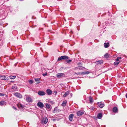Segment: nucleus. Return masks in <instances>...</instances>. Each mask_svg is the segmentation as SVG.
I'll list each match as a JSON object with an SVG mask.
<instances>
[{"instance_id": "1", "label": "nucleus", "mask_w": 127, "mask_h": 127, "mask_svg": "<svg viewBox=\"0 0 127 127\" xmlns=\"http://www.w3.org/2000/svg\"><path fill=\"white\" fill-rule=\"evenodd\" d=\"M69 59V57L67 56H62L60 57H59L58 59V61H59L62 60H67Z\"/></svg>"}, {"instance_id": "2", "label": "nucleus", "mask_w": 127, "mask_h": 127, "mask_svg": "<svg viewBox=\"0 0 127 127\" xmlns=\"http://www.w3.org/2000/svg\"><path fill=\"white\" fill-rule=\"evenodd\" d=\"M65 74L63 73H60L57 74V77L59 78H61L62 77L65 76Z\"/></svg>"}, {"instance_id": "3", "label": "nucleus", "mask_w": 127, "mask_h": 127, "mask_svg": "<svg viewBox=\"0 0 127 127\" xmlns=\"http://www.w3.org/2000/svg\"><path fill=\"white\" fill-rule=\"evenodd\" d=\"M48 120L47 118L45 117L43 118L41 120V122L42 124H46L48 121Z\"/></svg>"}, {"instance_id": "4", "label": "nucleus", "mask_w": 127, "mask_h": 127, "mask_svg": "<svg viewBox=\"0 0 127 127\" xmlns=\"http://www.w3.org/2000/svg\"><path fill=\"white\" fill-rule=\"evenodd\" d=\"M45 106L47 110L50 111L52 109L51 106L49 104L46 103Z\"/></svg>"}, {"instance_id": "5", "label": "nucleus", "mask_w": 127, "mask_h": 127, "mask_svg": "<svg viewBox=\"0 0 127 127\" xmlns=\"http://www.w3.org/2000/svg\"><path fill=\"white\" fill-rule=\"evenodd\" d=\"M14 95L18 98H21L22 97V95L19 93L16 92L13 94Z\"/></svg>"}, {"instance_id": "6", "label": "nucleus", "mask_w": 127, "mask_h": 127, "mask_svg": "<svg viewBox=\"0 0 127 127\" xmlns=\"http://www.w3.org/2000/svg\"><path fill=\"white\" fill-rule=\"evenodd\" d=\"M38 94L40 96H43L45 95L46 93L43 91H39L38 92Z\"/></svg>"}, {"instance_id": "7", "label": "nucleus", "mask_w": 127, "mask_h": 127, "mask_svg": "<svg viewBox=\"0 0 127 127\" xmlns=\"http://www.w3.org/2000/svg\"><path fill=\"white\" fill-rule=\"evenodd\" d=\"M37 106L40 108H42L44 107V105L43 103L40 102H39L37 103Z\"/></svg>"}, {"instance_id": "8", "label": "nucleus", "mask_w": 127, "mask_h": 127, "mask_svg": "<svg viewBox=\"0 0 127 127\" xmlns=\"http://www.w3.org/2000/svg\"><path fill=\"white\" fill-rule=\"evenodd\" d=\"M97 105L100 108H102L104 106V104L102 103L101 102H98L97 103Z\"/></svg>"}, {"instance_id": "9", "label": "nucleus", "mask_w": 127, "mask_h": 127, "mask_svg": "<svg viewBox=\"0 0 127 127\" xmlns=\"http://www.w3.org/2000/svg\"><path fill=\"white\" fill-rule=\"evenodd\" d=\"M26 97V100L28 102H30L31 101V98L28 95H25Z\"/></svg>"}, {"instance_id": "10", "label": "nucleus", "mask_w": 127, "mask_h": 127, "mask_svg": "<svg viewBox=\"0 0 127 127\" xmlns=\"http://www.w3.org/2000/svg\"><path fill=\"white\" fill-rule=\"evenodd\" d=\"M46 92L49 95H51L52 93V91L49 89H47L46 90Z\"/></svg>"}, {"instance_id": "11", "label": "nucleus", "mask_w": 127, "mask_h": 127, "mask_svg": "<svg viewBox=\"0 0 127 127\" xmlns=\"http://www.w3.org/2000/svg\"><path fill=\"white\" fill-rule=\"evenodd\" d=\"M0 79L5 80H8V77L4 76H0Z\"/></svg>"}, {"instance_id": "12", "label": "nucleus", "mask_w": 127, "mask_h": 127, "mask_svg": "<svg viewBox=\"0 0 127 127\" xmlns=\"http://www.w3.org/2000/svg\"><path fill=\"white\" fill-rule=\"evenodd\" d=\"M73 116L74 114H71L69 115V119L70 121H72Z\"/></svg>"}, {"instance_id": "13", "label": "nucleus", "mask_w": 127, "mask_h": 127, "mask_svg": "<svg viewBox=\"0 0 127 127\" xmlns=\"http://www.w3.org/2000/svg\"><path fill=\"white\" fill-rule=\"evenodd\" d=\"M89 103L91 104L92 103L94 102V100L93 99L91 96L89 97Z\"/></svg>"}, {"instance_id": "14", "label": "nucleus", "mask_w": 127, "mask_h": 127, "mask_svg": "<svg viewBox=\"0 0 127 127\" xmlns=\"http://www.w3.org/2000/svg\"><path fill=\"white\" fill-rule=\"evenodd\" d=\"M84 113V112L82 111H79L77 112V114L78 116H80L82 115Z\"/></svg>"}, {"instance_id": "15", "label": "nucleus", "mask_w": 127, "mask_h": 127, "mask_svg": "<svg viewBox=\"0 0 127 127\" xmlns=\"http://www.w3.org/2000/svg\"><path fill=\"white\" fill-rule=\"evenodd\" d=\"M102 114L101 113H98L97 116V117L99 119H101L102 117Z\"/></svg>"}, {"instance_id": "16", "label": "nucleus", "mask_w": 127, "mask_h": 127, "mask_svg": "<svg viewBox=\"0 0 127 127\" xmlns=\"http://www.w3.org/2000/svg\"><path fill=\"white\" fill-rule=\"evenodd\" d=\"M69 91H67L63 95V97H65L66 96H67L68 95H69Z\"/></svg>"}, {"instance_id": "17", "label": "nucleus", "mask_w": 127, "mask_h": 127, "mask_svg": "<svg viewBox=\"0 0 127 127\" xmlns=\"http://www.w3.org/2000/svg\"><path fill=\"white\" fill-rule=\"evenodd\" d=\"M6 102L4 101H1L0 102V105L2 106L4 105H6Z\"/></svg>"}, {"instance_id": "18", "label": "nucleus", "mask_w": 127, "mask_h": 127, "mask_svg": "<svg viewBox=\"0 0 127 127\" xmlns=\"http://www.w3.org/2000/svg\"><path fill=\"white\" fill-rule=\"evenodd\" d=\"M113 111L114 112H116L118 111V109L117 107H114L113 109Z\"/></svg>"}, {"instance_id": "19", "label": "nucleus", "mask_w": 127, "mask_h": 127, "mask_svg": "<svg viewBox=\"0 0 127 127\" xmlns=\"http://www.w3.org/2000/svg\"><path fill=\"white\" fill-rule=\"evenodd\" d=\"M12 89L14 91H17V88L16 86H14L12 87Z\"/></svg>"}, {"instance_id": "20", "label": "nucleus", "mask_w": 127, "mask_h": 127, "mask_svg": "<svg viewBox=\"0 0 127 127\" xmlns=\"http://www.w3.org/2000/svg\"><path fill=\"white\" fill-rule=\"evenodd\" d=\"M109 44L108 43H104V47L105 48H107L109 47Z\"/></svg>"}, {"instance_id": "21", "label": "nucleus", "mask_w": 127, "mask_h": 127, "mask_svg": "<svg viewBox=\"0 0 127 127\" xmlns=\"http://www.w3.org/2000/svg\"><path fill=\"white\" fill-rule=\"evenodd\" d=\"M17 105L18 107L19 108H23L24 107V106L20 104H17Z\"/></svg>"}, {"instance_id": "22", "label": "nucleus", "mask_w": 127, "mask_h": 127, "mask_svg": "<svg viewBox=\"0 0 127 127\" xmlns=\"http://www.w3.org/2000/svg\"><path fill=\"white\" fill-rule=\"evenodd\" d=\"M40 80L39 78H37L35 79V81L36 82H37V84L41 82H39Z\"/></svg>"}, {"instance_id": "23", "label": "nucleus", "mask_w": 127, "mask_h": 127, "mask_svg": "<svg viewBox=\"0 0 127 127\" xmlns=\"http://www.w3.org/2000/svg\"><path fill=\"white\" fill-rule=\"evenodd\" d=\"M67 101L65 100L63 101L62 103V106H65L66 104Z\"/></svg>"}, {"instance_id": "24", "label": "nucleus", "mask_w": 127, "mask_h": 127, "mask_svg": "<svg viewBox=\"0 0 127 127\" xmlns=\"http://www.w3.org/2000/svg\"><path fill=\"white\" fill-rule=\"evenodd\" d=\"M110 55L107 53H106L104 55V57L105 58H108L109 57Z\"/></svg>"}, {"instance_id": "25", "label": "nucleus", "mask_w": 127, "mask_h": 127, "mask_svg": "<svg viewBox=\"0 0 127 127\" xmlns=\"http://www.w3.org/2000/svg\"><path fill=\"white\" fill-rule=\"evenodd\" d=\"M97 62L99 64H101L103 63V61L102 60H99L97 61Z\"/></svg>"}, {"instance_id": "26", "label": "nucleus", "mask_w": 127, "mask_h": 127, "mask_svg": "<svg viewBox=\"0 0 127 127\" xmlns=\"http://www.w3.org/2000/svg\"><path fill=\"white\" fill-rule=\"evenodd\" d=\"M16 77L15 76H9V77L11 79H14Z\"/></svg>"}, {"instance_id": "27", "label": "nucleus", "mask_w": 127, "mask_h": 127, "mask_svg": "<svg viewBox=\"0 0 127 127\" xmlns=\"http://www.w3.org/2000/svg\"><path fill=\"white\" fill-rule=\"evenodd\" d=\"M89 73V71H87L85 72H82V74H88Z\"/></svg>"}, {"instance_id": "28", "label": "nucleus", "mask_w": 127, "mask_h": 127, "mask_svg": "<svg viewBox=\"0 0 127 127\" xmlns=\"http://www.w3.org/2000/svg\"><path fill=\"white\" fill-rule=\"evenodd\" d=\"M119 63L120 62H115L114 63V64L115 65H117L119 64Z\"/></svg>"}, {"instance_id": "29", "label": "nucleus", "mask_w": 127, "mask_h": 127, "mask_svg": "<svg viewBox=\"0 0 127 127\" xmlns=\"http://www.w3.org/2000/svg\"><path fill=\"white\" fill-rule=\"evenodd\" d=\"M47 73L46 72L45 73H44L42 75H43V76H46L47 75Z\"/></svg>"}, {"instance_id": "30", "label": "nucleus", "mask_w": 127, "mask_h": 127, "mask_svg": "<svg viewBox=\"0 0 127 127\" xmlns=\"http://www.w3.org/2000/svg\"><path fill=\"white\" fill-rule=\"evenodd\" d=\"M71 60H67L66 61V62L67 63H70V62L71 61Z\"/></svg>"}, {"instance_id": "31", "label": "nucleus", "mask_w": 127, "mask_h": 127, "mask_svg": "<svg viewBox=\"0 0 127 127\" xmlns=\"http://www.w3.org/2000/svg\"><path fill=\"white\" fill-rule=\"evenodd\" d=\"M5 94L3 93H0V96H4Z\"/></svg>"}, {"instance_id": "32", "label": "nucleus", "mask_w": 127, "mask_h": 127, "mask_svg": "<svg viewBox=\"0 0 127 127\" xmlns=\"http://www.w3.org/2000/svg\"><path fill=\"white\" fill-rule=\"evenodd\" d=\"M77 68L78 69H82V67H77Z\"/></svg>"}, {"instance_id": "33", "label": "nucleus", "mask_w": 127, "mask_h": 127, "mask_svg": "<svg viewBox=\"0 0 127 127\" xmlns=\"http://www.w3.org/2000/svg\"><path fill=\"white\" fill-rule=\"evenodd\" d=\"M119 59L117 57V58L116 59V60L117 61H119Z\"/></svg>"}, {"instance_id": "34", "label": "nucleus", "mask_w": 127, "mask_h": 127, "mask_svg": "<svg viewBox=\"0 0 127 127\" xmlns=\"http://www.w3.org/2000/svg\"><path fill=\"white\" fill-rule=\"evenodd\" d=\"M29 83H30L31 84H32V80H31L29 81Z\"/></svg>"}, {"instance_id": "35", "label": "nucleus", "mask_w": 127, "mask_h": 127, "mask_svg": "<svg viewBox=\"0 0 127 127\" xmlns=\"http://www.w3.org/2000/svg\"><path fill=\"white\" fill-rule=\"evenodd\" d=\"M96 109L95 108H94L93 107V108H92V110H94V109Z\"/></svg>"}, {"instance_id": "36", "label": "nucleus", "mask_w": 127, "mask_h": 127, "mask_svg": "<svg viewBox=\"0 0 127 127\" xmlns=\"http://www.w3.org/2000/svg\"><path fill=\"white\" fill-rule=\"evenodd\" d=\"M118 58L119 59H121V57H118Z\"/></svg>"}, {"instance_id": "37", "label": "nucleus", "mask_w": 127, "mask_h": 127, "mask_svg": "<svg viewBox=\"0 0 127 127\" xmlns=\"http://www.w3.org/2000/svg\"><path fill=\"white\" fill-rule=\"evenodd\" d=\"M126 98H127V93L126 94Z\"/></svg>"}, {"instance_id": "38", "label": "nucleus", "mask_w": 127, "mask_h": 127, "mask_svg": "<svg viewBox=\"0 0 127 127\" xmlns=\"http://www.w3.org/2000/svg\"><path fill=\"white\" fill-rule=\"evenodd\" d=\"M33 17H32V19H33Z\"/></svg>"}, {"instance_id": "39", "label": "nucleus", "mask_w": 127, "mask_h": 127, "mask_svg": "<svg viewBox=\"0 0 127 127\" xmlns=\"http://www.w3.org/2000/svg\"><path fill=\"white\" fill-rule=\"evenodd\" d=\"M57 93V92H55V93Z\"/></svg>"}, {"instance_id": "40", "label": "nucleus", "mask_w": 127, "mask_h": 127, "mask_svg": "<svg viewBox=\"0 0 127 127\" xmlns=\"http://www.w3.org/2000/svg\"><path fill=\"white\" fill-rule=\"evenodd\" d=\"M57 93V92H55V93Z\"/></svg>"}, {"instance_id": "41", "label": "nucleus", "mask_w": 127, "mask_h": 127, "mask_svg": "<svg viewBox=\"0 0 127 127\" xmlns=\"http://www.w3.org/2000/svg\"><path fill=\"white\" fill-rule=\"evenodd\" d=\"M15 109H16V108H15Z\"/></svg>"}]
</instances>
